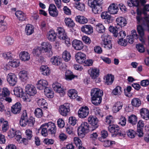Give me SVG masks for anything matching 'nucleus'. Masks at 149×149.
Here are the masks:
<instances>
[{"mask_svg":"<svg viewBox=\"0 0 149 149\" xmlns=\"http://www.w3.org/2000/svg\"><path fill=\"white\" fill-rule=\"evenodd\" d=\"M103 0H89L88 5L92 9L93 12L95 14L99 13L102 11V4Z\"/></svg>","mask_w":149,"mask_h":149,"instance_id":"1","label":"nucleus"},{"mask_svg":"<svg viewBox=\"0 0 149 149\" xmlns=\"http://www.w3.org/2000/svg\"><path fill=\"white\" fill-rule=\"evenodd\" d=\"M102 38V45L107 49H110L112 48V44L110 36L107 34H104L101 36Z\"/></svg>","mask_w":149,"mask_h":149,"instance_id":"2","label":"nucleus"},{"mask_svg":"<svg viewBox=\"0 0 149 149\" xmlns=\"http://www.w3.org/2000/svg\"><path fill=\"white\" fill-rule=\"evenodd\" d=\"M89 129V125L87 122L82 123L78 129V136L81 138H83Z\"/></svg>","mask_w":149,"mask_h":149,"instance_id":"3","label":"nucleus"},{"mask_svg":"<svg viewBox=\"0 0 149 149\" xmlns=\"http://www.w3.org/2000/svg\"><path fill=\"white\" fill-rule=\"evenodd\" d=\"M70 104L67 103L60 106L59 108V111L63 116H67L70 111Z\"/></svg>","mask_w":149,"mask_h":149,"instance_id":"4","label":"nucleus"},{"mask_svg":"<svg viewBox=\"0 0 149 149\" xmlns=\"http://www.w3.org/2000/svg\"><path fill=\"white\" fill-rule=\"evenodd\" d=\"M88 121L89 123L92 126L90 128L91 131H93L98 127V120L95 117L90 116L88 118Z\"/></svg>","mask_w":149,"mask_h":149,"instance_id":"5","label":"nucleus"},{"mask_svg":"<svg viewBox=\"0 0 149 149\" xmlns=\"http://www.w3.org/2000/svg\"><path fill=\"white\" fill-rule=\"evenodd\" d=\"M41 48L43 53L47 52L49 53V55H52V46L48 42H43L41 44Z\"/></svg>","mask_w":149,"mask_h":149,"instance_id":"6","label":"nucleus"},{"mask_svg":"<svg viewBox=\"0 0 149 149\" xmlns=\"http://www.w3.org/2000/svg\"><path fill=\"white\" fill-rule=\"evenodd\" d=\"M89 113V109L87 106H83L80 108L78 112V115L79 118H84L88 115Z\"/></svg>","mask_w":149,"mask_h":149,"instance_id":"7","label":"nucleus"},{"mask_svg":"<svg viewBox=\"0 0 149 149\" xmlns=\"http://www.w3.org/2000/svg\"><path fill=\"white\" fill-rule=\"evenodd\" d=\"M7 81L9 84L11 86H15L17 82V78L16 76L14 74L10 73L7 77Z\"/></svg>","mask_w":149,"mask_h":149,"instance_id":"8","label":"nucleus"},{"mask_svg":"<svg viewBox=\"0 0 149 149\" xmlns=\"http://www.w3.org/2000/svg\"><path fill=\"white\" fill-rule=\"evenodd\" d=\"M43 126H46L48 128V133L53 134L56 133V128L54 123L50 122L47 123H45L43 124Z\"/></svg>","mask_w":149,"mask_h":149,"instance_id":"9","label":"nucleus"},{"mask_svg":"<svg viewBox=\"0 0 149 149\" xmlns=\"http://www.w3.org/2000/svg\"><path fill=\"white\" fill-rule=\"evenodd\" d=\"M72 45L73 48L77 50H80L82 49L84 45L81 41L75 40L72 42Z\"/></svg>","mask_w":149,"mask_h":149,"instance_id":"10","label":"nucleus"},{"mask_svg":"<svg viewBox=\"0 0 149 149\" xmlns=\"http://www.w3.org/2000/svg\"><path fill=\"white\" fill-rule=\"evenodd\" d=\"M26 91L30 96H33L37 93V91L34 86L31 84H28L25 87Z\"/></svg>","mask_w":149,"mask_h":149,"instance_id":"11","label":"nucleus"},{"mask_svg":"<svg viewBox=\"0 0 149 149\" xmlns=\"http://www.w3.org/2000/svg\"><path fill=\"white\" fill-rule=\"evenodd\" d=\"M75 59L77 62L79 63H84L86 60V55L81 52H78L75 55Z\"/></svg>","mask_w":149,"mask_h":149,"instance_id":"12","label":"nucleus"},{"mask_svg":"<svg viewBox=\"0 0 149 149\" xmlns=\"http://www.w3.org/2000/svg\"><path fill=\"white\" fill-rule=\"evenodd\" d=\"M61 85L58 83L55 82L52 85V87L54 91L56 92L61 93L63 95L65 94L64 89L61 87Z\"/></svg>","mask_w":149,"mask_h":149,"instance_id":"13","label":"nucleus"},{"mask_svg":"<svg viewBox=\"0 0 149 149\" xmlns=\"http://www.w3.org/2000/svg\"><path fill=\"white\" fill-rule=\"evenodd\" d=\"M22 108L21 104L19 102H16L11 107V111L14 114L19 113L21 111Z\"/></svg>","mask_w":149,"mask_h":149,"instance_id":"14","label":"nucleus"},{"mask_svg":"<svg viewBox=\"0 0 149 149\" xmlns=\"http://www.w3.org/2000/svg\"><path fill=\"white\" fill-rule=\"evenodd\" d=\"M103 94V91L102 90L96 88L92 89L91 92V98L102 97Z\"/></svg>","mask_w":149,"mask_h":149,"instance_id":"15","label":"nucleus"},{"mask_svg":"<svg viewBox=\"0 0 149 149\" xmlns=\"http://www.w3.org/2000/svg\"><path fill=\"white\" fill-rule=\"evenodd\" d=\"M118 10L119 9L117 4L114 3L111 4L108 9V12L113 15L117 14Z\"/></svg>","mask_w":149,"mask_h":149,"instance_id":"16","label":"nucleus"},{"mask_svg":"<svg viewBox=\"0 0 149 149\" xmlns=\"http://www.w3.org/2000/svg\"><path fill=\"white\" fill-rule=\"evenodd\" d=\"M81 31L87 34H90L93 32V28L90 25H84L81 27Z\"/></svg>","mask_w":149,"mask_h":149,"instance_id":"17","label":"nucleus"},{"mask_svg":"<svg viewBox=\"0 0 149 149\" xmlns=\"http://www.w3.org/2000/svg\"><path fill=\"white\" fill-rule=\"evenodd\" d=\"M28 119L27 114L26 110H24L23 111L22 114L19 120L20 125L22 127L25 126L26 121Z\"/></svg>","mask_w":149,"mask_h":149,"instance_id":"18","label":"nucleus"},{"mask_svg":"<svg viewBox=\"0 0 149 149\" xmlns=\"http://www.w3.org/2000/svg\"><path fill=\"white\" fill-rule=\"evenodd\" d=\"M49 14L52 16L56 17L58 13L55 6L53 4H51L49 8Z\"/></svg>","mask_w":149,"mask_h":149,"instance_id":"19","label":"nucleus"},{"mask_svg":"<svg viewBox=\"0 0 149 149\" xmlns=\"http://www.w3.org/2000/svg\"><path fill=\"white\" fill-rule=\"evenodd\" d=\"M144 126V123L142 120L139 121L138 123L137 126V133L138 135L140 137L143 136V133L142 130Z\"/></svg>","mask_w":149,"mask_h":149,"instance_id":"20","label":"nucleus"},{"mask_svg":"<svg viewBox=\"0 0 149 149\" xmlns=\"http://www.w3.org/2000/svg\"><path fill=\"white\" fill-rule=\"evenodd\" d=\"M108 129L110 132L113 134V135L116 136L117 134L118 131H119V128L117 125H110L108 127Z\"/></svg>","mask_w":149,"mask_h":149,"instance_id":"21","label":"nucleus"},{"mask_svg":"<svg viewBox=\"0 0 149 149\" xmlns=\"http://www.w3.org/2000/svg\"><path fill=\"white\" fill-rule=\"evenodd\" d=\"M88 72L92 78L95 79L99 75V71L96 68H91L88 70Z\"/></svg>","mask_w":149,"mask_h":149,"instance_id":"22","label":"nucleus"},{"mask_svg":"<svg viewBox=\"0 0 149 149\" xmlns=\"http://www.w3.org/2000/svg\"><path fill=\"white\" fill-rule=\"evenodd\" d=\"M13 91L14 94L17 97H22L25 96L23 89L20 87H15Z\"/></svg>","mask_w":149,"mask_h":149,"instance_id":"23","label":"nucleus"},{"mask_svg":"<svg viewBox=\"0 0 149 149\" xmlns=\"http://www.w3.org/2000/svg\"><path fill=\"white\" fill-rule=\"evenodd\" d=\"M48 85V82L45 80L40 79L38 82L37 84V88L40 90L44 89Z\"/></svg>","mask_w":149,"mask_h":149,"instance_id":"24","label":"nucleus"},{"mask_svg":"<svg viewBox=\"0 0 149 149\" xmlns=\"http://www.w3.org/2000/svg\"><path fill=\"white\" fill-rule=\"evenodd\" d=\"M18 19L20 21H24L26 18V14L21 11H17L15 13Z\"/></svg>","mask_w":149,"mask_h":149,"instance_id":"25","label":"nucleus"},{"mask_svg":"<svg viewBox=\"0 0 149 149\" xmlns=\"http://www.w3.org/2000/svg\"><path fill=\"white\" fill-rule=\"evenodd\" d=\"M40 70L41 74L44 75L48 76L50 74V70L46 65H42L40 68Z\"/></svg>","mask_w":149,"mask_h":149,"instance_id":"26","label":"nucleus"},{"mask_svg":"<svg viewBox=\"0 0 149 149\" xmlns=\"http://www.w3.org/2000/svg\"><path fill=\"white\" fill-rule=\"evenodd\" d=\"M5 17L3 15L0 16V31H3L7 29V24L4 21Z\"/></svg>","mask_w":149,"mask_h":149,"instance_id":"27","label":"nucleus"},{"mask_svg":"<svg viewBox=\"0 0 149 149\" xmlns=\"http://www.w3.org/2000/svg\"><path fill=\"white\" fill-rule=\"evenodd\" d=\"M19 56L21 60L23 61H27L30 59V55L25 51L21 52L19 53Z\"/></svg>","mask_w":149,"mask_h":149,"instance_id":"28","label":"nucleus"},{"mask_svg":"<svg viewBox=\"0 0 149 149\" xmlns=\"http://www.w3.org/2000/svg\"><path fill=\"white\" fill-rule=\"evenodd\" d=\"M56 34L53 30L49 31L47 34L48 39L51 42L54 41L56 39Z\"/></svg>","mask_w":149,"mask_h":149,"instance_id":"29","label":"nucleus"},{"mask_svg":"<svg viewBox=\"0 0 149 149\" xmlns=\"http://www.w3.org/2000/svg\"><path fill=\"white\" fill-rule=\"evenodd\" d=\"M140 114L142 118L145 120L149 119V111L146 108H142L140 110Z\"/></svg>","mask_w":149,"mask_h":149,"instance_id":"30","label":"nucleus"},{"mask_svg":"<svg viewBox=\"0 0 149 149\" xmlns=\"http://www.w3.org/2000/svg\"><path fill=\"white\" fill-rule=\"evenodd\" d=\"M137 30L140 37L139 38V40L142 42H144V40L143 38L144 34V30L141 25H139L137 26Z\"/></svg>","mask_w":149,"mask_h":149,"instance_id":"31","label":"nucleus"},{"mask_svg":"<svg viewBox=\"0 0 149 149\" xmlns=\"http://www.w3.org/2000/svg\"><path fill=\"white\" fill-rule=\"evenodd\" d=\"M116 21L117 26H120L121 28L125 26L127 24L126 19L124 17H120L117 18Z\"/></svg>","mask_w":149,"mask_h":149,"instance_id":"32","label":"nucleus"},{"mask_svg":"<svg viewBox=\"0 0 149 149\" xmlns=\"http://www.w3.org/2000/svg\"><path fill=\"white\" fill-rule=\"evenodd\" d=\"M57 33L58 34V38L60 39L64 38V36L66 35L64 29L62 27H59L57 28Z\"/></svg>","mask_w":149,"mask_h":149,"instance_id":"33","label":"nucleus"},{"mask_svg":"<svg viewBox=\"0 0 149 149\" xmlns=\"http://www.w3.org/2000/svg\"><path fill=\"white\" fill-rule=\"evenodd\" d=\"M76 22L81 24H85L88 22V20L86 18L82 16L78 15L75 17Z\"/></svg>","mask_w":149,"mask_h":149,"instance_id":"34","label":"nucleus"},{"mask_svg":"<svg viewBox=\"0 0 149 149\" xmlns=\"http://www.w3.org/2000/svg\"><path fill=\"white\" fill-rule=\"evenodd\" d=\"M123 106L122 103L120 102L116 103L113 107L112 110L114 113L118 112L122 108Z\"/></svg>","mask_w":149,"mask_h":149,"instance_id":"35","label":"nucleus"},{"mask_svg":"<svg viewBox=\"0 0 149 149\" xmlns=\"http://www.w3.org/2000/svg\"><path fill=\"white\" fill-rule=\"evenodd\" d=\"M0 123L3 124L2 125V131L3 132H6L9 127L8 122L7 120H5L3 118H1L0 119Z\"/></svg>","mask_w":149,"mask_h":149,"instance_id":"36","label":"nucleus"},{"mask_svg":"<svg viewBox=\"0 0 149 149\" xmlns=\"http://www.w3.org/2000/svg\"><path fill=\"white\" fill-rule=\"evenodd\" d=\"M61 59L58 56H54L52 57L50 60L51 62L54 65H58L61 63Z\"/></svg>","mask_w":149,"mask_h":149,"instance_id":"37","label":"nucleus"},{"mask_svg":"<svg viewBox=\"0 0 149 149\" xmlns=\"http://www.w3.org/2000/svg\"><path fill=\"white\" fill-rule=\"evenodd\" d=\"M105 83L107 85H111L114 80V77L111 74H108L105 76Z\"/></svg>","mask_w":149,"mask_h":149,"instance_id":"38","label":"nucleus"},{"mask_svg":"<svg viewBox=\"0 0 149 149\" xmlns=\"http://www.w3.org/2000/svg\"><path fill=\"white\" fill-rule=\"evenodd\" d=\"M118 26L115 27H113L112 26H110L109 27V31L113 33L114 36L115 37H117L118 35V31H119L118 29H119V27H118Z\"/></svg>","mask_w":149,"mask_h":149,"instance_id":"39","label":"nucleus"},{"mask_svg":"<svg viewBox=\"0 0 149 149\" xmlns=\"http://www.w3.org/2000/svg\"><path fill=\"white\" fill-rule=\"evenodd\" d=\"M42 52V48L41 47H35L33 50V54L35 56H39Z\"/></svg>","mask_w":149,"mask_h":149,"instance_id":"40","label":"nucleus"},{"mask_svg":"<svg viewBox=\"0 0 149 149\" xmlns=\"http://www.w3.org/2000/svg\"><path fill=\"white\" fill-rule=\"evenodd\" d=\"M62 57L63 60L65 62L69 61L71 58L70 53L68 52L65 51L62 54Z\"/></svg>","mask_w":149,"mask_h":149,"instance_id":"41","label":"nucleus"},{"mask_svg":"<svg viewBox=\"0 0 149 149\" xmlns=\"http://www.w3.org/2000/svg\"><path fill=\"white\" fill-rule=\"evenodd\" d=\"M25 31L27 35H29L33 33L34 29L32 25L28 24L26 26Z\"/></svg>","mask_w":149,"mask_h":149,"instance_id":"42","label":"nucleus"},{"mask_svg":"<svg viewBox=\"0 0 149 149\" xmlns=\"http://www.w3.org/2000/svg\"><path fill=\"white\" fill-rule=\"evenodd\" d=\"M64 21L66 25L70 27H72L75 25L74 23L70 18H65Z\"/></svg>","mask_w":149,"mask_h":149,"instance_id":"43","label":"nucleus"},{"mask_svg":"<svg viewBox=\"0 0 149 149\" xmlns=\"http://www.w3.org/2000/svg\"><path fill=\"white\" fill-rule=\"evenodd\" d=\"M128 121L133 125H135L137 122L136 116L134 115H132L129 117Z\"/></svg>","mask_w":149,"mask_h":149,"instance_id":"44","label":"nucleus"},{"mask_svg":"<svg viewBox=\"0 0 149 149\" xmlns=\"http://www.w3.org/2000/svg\"><path fill=\"white\" fill-rule=\"evenodd\" d=\"M96 31L100 33H103L105 31V28L103 25L101 23H98L96 25Z\"/></svg>","mask_w":149,"mask_h":149,"instance_id":"45","label":"nucleus"},{"mask_svg":"<svg viewBox=\"0 0 149 149\" xmlns=\"http://www.w3.org/2000/svg\"><path fill=\"white\" fill-rule=\"evenodd\" d=\"M77 91L74 89H71L68 91V95L72 99H75L77 97Z\"/></svg>","mask_w":149,"mask_h":149,"instance_id":"46","label":"nucleus"},{"mask_svg":"<svg viewBox=\"0 0 149 149\" xmlns=\"http://www.w3.org/2000/svg\"><path fill=\"white\" fill-rule=\"evenodd\" d=\"M65 79L67 80H71L74 77L72 72L69 70H67L65 73Z\"/></svg>","mask_w":149,"mask_h":149,"instance_id":"47","label":"nucleus"},{"mask_svg":"<svg viewBox=\"0 0 149 149\" xmlns=\"http://www.w3.org/2000/svg\"><path fill=\"white\" fill-rule=\"evenodd\" d=\"M92 103L95 105H98L100 104L102 101V97L92 98Z\"/></svg>","mask_w":149,"mask_h":149,"instance_id":"48","label":"nucleus"},{"mask_svg":"<svg viewBox=\"0 0 149 149\" xmlns=\"http://www.w3.org/2000/svg\"><path fill=\"white\" fill-rule=\"evenodd\" d=\"M27 72L24 70L20 71L19 73L20 78L23 81L26 80L27 79Z\"/></svg>","mask_w":149,"mask_h":149,"instance_id":"49","label":"nucleus"},{"mask_svg":"<svg viewBox=\"0 0 149 149\" xmlns=\"http://www.w3.org/2000/svg\"><path fill=\"white\" fill-rule=\"evenodd\" d=\"M132 105L135 107H139L141 104V102L139 99L137 98H134L131 101Z\"/></svg>","mask_w":149,"mask_h":149,"instance_id":"50","label":"nucleus"},{"mask_svg":"<svg viewBox=\"0 0 149 149\" xmlns=\"http://www.w3.org/2000/svg\"><path fill=\"white\" fill-rule=\"evenodd\" d=\"M46 126H43V124L41 126L40 130H41V133L43 136H46L48 135V130L47 129Z\"/></svg>","mask_w":149,"mask_h":149,"instance_id":"51","label":"nucleus"},{"mask_svg":"<svg viewBox=\"0 0 149 149\" xmlns=\"http://www.w3.org/2000/svg\"><path fill=\"white\" fill-rule=\"evenodd\" d=\"M128 5L132 7L133 6H138L139 5V2L136 0H129L127 1Z\"/></svg>","mask_w":149,"mask_h":149,"instance_id":"52","label":"nucleus"},{"mask_svg":"<svg viewBox=\"0 0 149 149\" xmlns=\"http://www.w3.org/2000/svg\"><path fill=\"white\" fill-rule=\"evenodd\" d=\"M37 103L38 105L41 107H45L47 104L46 101L43 98L39 99L38 100Z\"/></svg>","mask_w":149,"mask_h":149,"instance_id":"53","label":"nucleus"},{"mask_svg":"<svg viewBox=\"0 0 149 149\" xmlns=\"http://www.w3.org/2000/svg\"><path fill=\"white\" fill-rule=\"evenodd\" d=\"M35 122V119L32 117H30L26 121V123H25V126L27 125L29 126L32 127L34 124Z\"/></svg>","mask_w":149,"mask_h":149,"instance_id":"54","label":"nucleus"},{"mask_svg":"<svg viewBox=\"0 0 149 149\" xmlns=\"http://www.w3.org/2000/svg\"><path fill=\"white\" fill-rule=\"evenodd\" d=\"M34 113L35 116L38 118L41 117L43 115L42 110L39 108H36L35 110Z\"/></svg>","mask_w":149,"mask_h":149,"instance_id":"55","label":"nucleus"},{"mask_svg":"<svg viewBox=\"0 0 149 149\" xmlns=\"http://www.w3.org/2000/svg\"><path fill=\"white\" fill-rule=\"evenodd\" d=\"M121 87L119 86H116L113 90L112 93L115 95H120L121 93Z\"/></svg>","mask_w":149,"mask_h":149,"instance_id":"56","label":"nucleus"},{"mask_svg":"<svg viewBox=\"0 0 149 149\" xmlns=\"http://www.w3.org/2000/svg\"><path fill=\"white\" fill-rule=\"evenodd\" d=\"M20 64L19 60L18 59H14L10 63V65L13 67H17Z\"/></svg>","mask_w":149,"mask_h":149,"instance_id":"57","label":"nucleus"},{"mask_svg":"<svg viewBox=\"0 0 149 149\" xmlns=\"http://www.w3.org/2000/svg\"><path fill=\"white\" fill-rule=\"evenodd\" d=\"M115 144L114 141L107 140L104 141V146L105 147H109Z\"/></svg>","mask_w":149,"mask_h":149,"instance_id":"58","label":"nucleus"},{"mask_svg":"<svg viewBox=\"0 0 149 149\" xmlns=\"http://www.w3.org/2000/svg\"><path fill=\"white\" fill-rule=\"evenodd\" d=\"M113 121L114 120L112 116H107L106 119L105 124L109 125L113 123Z\"/></svg>","mask_w":149,"mask_h":149,"instance_id":"59","label":"nucleus"},{"mask_svg":"<svg viewBox=\"0 0 149 149\" xmlns=\"http://www.w3.org/2000/svg\"><path fill=\"white\" fill-rule=\"evenodd\" d=\"M127 133L128 136L131 138H133L134 137L135 134V132L132 130H129Z\"/></svg>","mask_w":149,"mask_h":149,"instance_id":"60","label":"nucleus"},{"mask_svg":"<svg viewBox=\"0 0 149 149\" xmlns=\"http://www.w3.org/2000/svg\"><path fill=\"white\" fill-rule=\"evenodd\" d=\"M118 42L119 44L124 46L127 45V40L122 38H119Z\"/></svg>","mask_w":149,"mask_h":149,"instance_id":"61","label":"nucleus"},{"mask_svg":"<svg viewBox=\"0 0 149 149\" xmlns=\"http://www.w3.org/2000/svg\"><path fill=\"white\" fill-rule=\"evenodd\" d=\"M76 8L81 11H84L85 9L84 4L82 3H79L76 6Z\"/></svg>","mask_w":149,"mask_h":149,"instance_id":"62","label":"nucleus"},{"mask_svg":"<svg viewBox=\"0 0 149 149\" xmlns=\"http://www.w3.org/2000/svg\"><path fill=\"white\" fill-rule=\"evenodd\" d=\"M101 17L102 19L109 20L111 18V16L109 15L107 12H103L101 14Z\"/></svg>","mask_w":149,"mask_h":149,"instance_id":"63","label":"nucleus"},{"mask_svg":"<svg viewBox=\"0 0 149 149\" xmlns=\"http://www.w3.org/2000/svg\"><path fill=\"white\" fill-rule=\"evenodd\" d=\"M94 50L95 52L97 54H100L102 52V48L99 46H97L94 47Z\"/></svg>","mask_w":149,"mask_h":149,"instance_id":"64","label":"nucleus"}]
</instances>
